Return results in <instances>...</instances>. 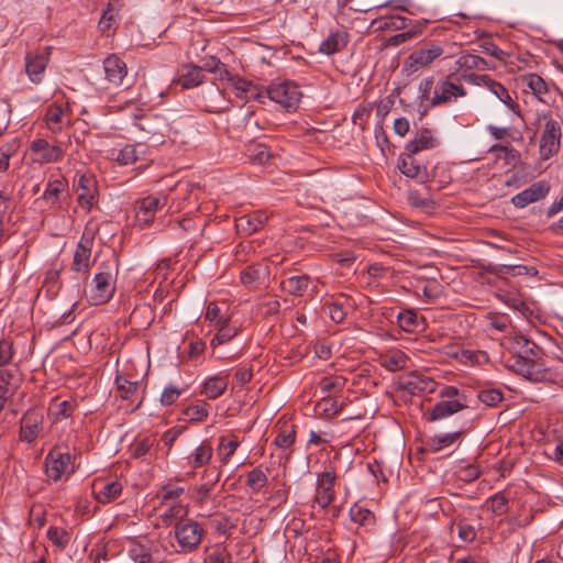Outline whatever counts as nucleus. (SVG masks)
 I'll return each mask as SVG.
<instances>
[{"instance_id":"f257e3e1","label":"nucleus","mask_w":563,"mask_h":563,"mask_svg":"<svg viewBox=\"0 0 563 563\" xmlns=\"http://www.w3.org/2000/svg\"><path fill=\"white\" fill-rule=\"evenodd\" d=\"M456 49L457 46L448 41L426 42L407 57L405 67L409 73H416L420 68L430 66L440 57L452 58L455 56Z\"/></svg>"},{"instance_id":"f03ea898","label":"nucleus","mask_w":563,"mask_h":563,"mask_svg":"<svg viewBox=\"0 0 563 563\" xmlns=\"http://www.w3.org/2000/svg\"><path fill=\"white\" fill-rule=\"evenodd\" d=\"M172 533L177 542L176 551L178 553H189L201 543L205 530L198 521L186 519L177 521Z\"/></svg>"},{"instance_id":"7ed1b4c3","label":"nucleus","mask_w":563,"mask_h":563,"mask_svg":"<svg viewBox=\"0 0 563 563\" xmlns=\"http://www.w3.org/2000/svg\"><path fill=\"white\" fill-rule=\"evenodd\" d=\"M263 97L280 104L287 111H295L300 102L302 93L297 84L292 81H274L263 88Z\"/></svg>"},{"instance_id":"20e7f679","label":"nucleus","mask_w":563,"mask_h":563,"mask_svg":"<svg viewBox=\"0 0 563 563\" xmlns=\"http://www.w3.org/2000/svg\"><path fill=\"white\" fill-rule=\"evenodd\" d=\"M75 472L71 454L59 446H55L45 457V474L55 482L68 477Z\"/></svg>"},{"instance_id":"39448f33","label":"nucleus","mask_w":563,"mask_h":563,"mask_svg":"<svg viewBox=\"0 0 563 563\" xmlns=\"http://www.w3.org/2000/svg\"><path fill=\"white\" fill-rule=\"evenodd\" d=\"M93 287L90 290L89 299L92 305L98 306L108 302L115 289V277L109 265L101 264L100 271L95 275Z\"/></svg>"},{"instance_id":"423d86ee","label":"nucleus","mask_w":563,"mask_h":563,"mask_svg":"<svg viewBox=\"0 0 563 563\" xmlns=\"http://www.w3.org/2000/svg\"><path fill=\"white\" fill-rule=\"evenodd\" d=\"M462 79L465 81L473 84L475 86H484L486 87L493 95H495L504 104H506L510 110L516 111L518 109V104L515 103L504 85L498 81H495L488 75H475V74H463Z\"/></svg>"},{"instance_id":"0eeeda50","label":"nucleus","mask_w":563,"mask_h":563,"mask_svg":"<svg viewBox=\"0 0 563 563\" xmlns=\"http://www.w3.org/2000/svg\"><path fill=\"white\" fill-rule=\"evenodd\" d=\"M52 47L45 46L41 49L30 51L25 56V71L29 79L34 84L43 80L44 73L49 60Z\"/></svg>"},{"instance_id":"6e6552de","label":"nucleus","mask_w":563,"mask_h":563,"mask_svg":"<svg viewBox=\"0 0 563 563\" xmlns=\"http://www.w3.org/2000/svg\"><path fill=\"white\" fill-rule=\"evenodd\" d=\"M448 78L439 80L434 86L433 97L430 99V104L437 107L454 102L457 98L466 96L465 88L450 80Z\"/></svg>"},{"instance_id":"1a4fd4ad","label":"nucleus","mask_w":563,"mask_h":563,"mask_svg":"<svg viewBox=\"0 0 563 563\" xmlns=\"http://www.w3.org/2000/svg\"><path fill=\"white\" fill-rule=\"evenodd\" d=\"M30 151L34 155V162L49 164L60 161L64 151L59 145L48 143L45 139H35L30 143Z\"/></svg>"},{"instance_id":"9d476101","label":"nucleus","mask_w":563,"mask_h":563,"mask_svg":"<svg viewBox=\"0 0 563 563\" xmlns=\"http://www.w3.org/2000/svg\"><path fill=\"white\" fill-rule=\"evenodd\" d=\"M561 128L555 120L545 122L544 131L540 141V153L545 159L550 158L560 148Z\"/></svg>"},{"instance_id":"9b49d317","label":"nucleus","mask_w":563,"mask_h":563,"mask_svg":"<svg viewBox=\"0 0 563 563\" xmlns=\"http://www.w3.org/2000/svg\"><path fill=\"white\" fill-rule=\"evenodd\" d=\"M335 472L325 471L318 475L314 503L327 508L334 499Z\"/></svg>"},{"instance_id":"f8f14e48","label":"nucleus","mask_w":563,"mask_h":563,"mask_svg":"<svg viewBox=\"0 0 563 563\" xmlns=\"http://www.w3.org/2000/svg\"><path fill=\"white\" fill-rule=\"evenodd\" d=\"M550 191V186L547 181L541 180L533 183L530 187L515 195L511 202L517 208H525L528 205L543 199Z\"/></svg>"},{"instance_id":"ddd939ff","label":"nucleus","mask_w":563,"mask_h":563,"mask_svg":"<svg viewBox=\"0 0 563 563\" xmlns=\"http://www.w3.org/2000/svg\"><path fill=\"white\" fill-rule=\"evenodd\" d=\"M507 366L516 374L521 375L527 379L533 380L537 379L541 373L542 364L539 362V358L511 356L508 360Z\"/></svg>"},{"instance_id":"4468645a","label":"nucleus","mask_w":563,"mask_h":563,"mask_svg":"<svg viewBox=\"0 0 563 563\" xmlns=\"http://www.w3.org/2000/svg\"><path fill=\"white\" fill-rule=\"evenodd\" d=\"M413 155L415 154L407 151L401 154L398 159V168L406 177L416 179L419 183H424L428 179L427 167L419 164L418 161L413 158Z\"/></svg>"},{"instance_id":"2eb2a0df","label":"nucleus","mask_w":563,"mask_h":563,"mask_svg":"<svg viewBox=\"0 0 563 563\" xmlns=\"http://www.w3.org/2000/svg\"><path fill=\"white\" fill-rule=\"evenodd\" d=\"M228 75V80L234 90V95L245 101L251 99L261 100L263 98V88L253 82L241 78L240 76Z\"/></svg>"},{"instance_id":"dca6fc26","label":"nucleus","mask_w":563,"mask_h":563,"mask_svg":"<svg viewBox=\"0 0 563 563\" xmlns=\"http://www.w3.org/2000/svg\"><path fill=\"white\" fill-rule=\"evenodd\" d=\"M92 239L82 235L74 253L71 269L87 275L90 267Z\"/></svg>"},{"instance_id":"f3484780","label":"nucleus","mask_w":563,"mask_h":563,"mask_svg":"<svg viewBox=\"0 0 563 563\" xmlns=\"http://www.w3.org/2000/svg\"><path fill=\"white\" fill-rule=\"evenodd\" d=\"M268 220V216L263 210H256L252 213L241 216L235 220V227L239 233L251 235L261 230Z\"/></svg>"},{"instance_id":"a211bd4d","label":"nucleus","mask_w":563,"mask_h":563,"mask_svg":"<svg viewBox=\"0 0 563 563\" xmlns=\"http://www.w3.org/2000/svg\"><path fill=\"white\" fill-rule=\"evenodd\" d=\"M122 488L118 481L97 479L92 485V493L98 503L109 504L121 495Z\"/></svg>"},{"instance_id":"6ab92c4d","label":"nucleus","mask_w":563,"mask_h":563,"mask_svg":"<svg viewBox=\"0 0 563 563\" xmlns=\"http://www.w3.org/2000/svg\"><path fill=\"white\" fill-rule=\"evenodd\" d=\"M97 185L95 178L91 175H80L77 181V199L79 205L90 210L95 203Z\"/></svg>"},{"instance_id":"aec40b11","label":"nucleus","mask_w":563,"mask_h":563,"mask_svg":"<svg viewBox=\"0 0 563 563\" xmlns=\"http://www.w3.org/2000/svg\"><path fill=\"white\" fill-rule=\"evenodd\" d=\"M466 397L437 402L429 412V420L435 421L448 418L466 408Z\"/></svg>"},{"instance_id":"412c9836","label":"nucleus","mask_w":563,"mask_h":563,"mask_svg":"<svg viewBox=\"0 0 563 563\" xmlns=\"http://www.w3.org/2000/svg\"><path fill=\"white\" fill-rule=\"evenodd\" d=\"M167 203V197L162 196H147L139 201L137 218L145 223L154 219L156 211Z\"/></svg>"},{"instance_id":"4be33fe9","label":"nucleus","mask_w":563,"mask_h":563,"mask_svg":"<svg viewBox=\"0 0 563 563\" xmlns=\"http://www.w3.org/2000/svg\"><path fill=\"white\" fill-rule=\"evenodd\" d=\"M399 388L411 395L432 393L434 389V382L429 377H423L417 373H410L407 378L400 382Z\"/></svg>"},{"instance_id":"5701e85b","label":"nucleus","mask_w":563,"mask_h":563,"mask_svg":"<svg viewBox=\"0 0 563 563\" xmlns=\"http://www.w3.org/2000/svg\"><path fill=\"white\" fill-rule=\"evenodd\" d=\"M438 143L432 130L421 128L417 131L415 137L407 143L405 150L411 154H417L423 150L434 148Z\"/></svg>"},{"instance_id":"b1692460","label":"nucleus","mask_w":563,"mask_h":563,"mask_svg":"<svg viewBox=\"0 0 563 563\" xmlns=\"http://www.w3.org/2000/svg\"><path fill=\"white\" fill-rule=\"evenodd\" d=\"M106 79L113 85H121L126 76V65L117 55H110L103 60Z\"/></svg>"},{"instance_id":"393cba45","label":"nucleus","mask_w":563,"mask_h":563,"mask_svg":"<svg viewBox=\"0 0 563 563\" xmlns=\"http://www.w3.org/2000/svg\"><path fill=\"white\" fill-rule=\"evenodd\" d=\"M511 349L514 356L539 358L541 349L531 340L523 335H517L512 339Z\"/></svg>"},{"instance_id":"a878e982","label":"nucleus","mask_w":563,"mask_h":563,"mask_svg":"<svg viewBox=\"0 0 563 563\" xmlns=\"http://www.w3.org/2000/svg\"><path fill=\"white\" fill-rule=\"evenodd\" d=\"M310 284L311 278L308 275H296L283 279L280 286L289 295L301 297L308 290Z\"/></svg>"},{"instance_id":"bb28decb","label":"nucleus","mask_w":563,"mask_h":563,"mask_svg":"<svg viewBox=\"0 0 563 563\" xmlns=\"http://www.w3.org/2000/svg\"><path fill=\"white\" fill-rule=\"evenodd\" d=\"M349 41L347 33L344 31H336L331 33L321 44L319 51L325 55H332L342 51Z\"/></svg>"},{"instance_id":"cd10ccee","label":"nucleus","mask_w":563,"mask_h":563,"mask_svg":"<svg viewBox=\"0 0 563 563\" xmlns=\"http://www.w3.org/2000/svg\"><path fill=\"white\" fill-rule=\"evenodd\" d=\"M64 119H65V114H64V110L60 106L51 104L46 109V113H45L46 126L53 133L62 131L64 125L68 123V121H65Z\"/></svg>"},{"instance_id":"c85d7f7f","label":"nucleus","mask_w":563,"mask_h":563,"mask_svg":"<svg viewBox=\"0 0 563 563\" xmlns=\"http://www.w3.org/2000/svg\"><path fill=\"white\" fill-rule=\"evenodd\" d=\"M67 181L65 178H55L49 179L46 184L45 190L43 192V199L51 205H55L58 202L59 197L67 189Z\"/></svg>"},{"instance_id":"c756f323","label":"nucleus","mask_w":563,"mask_h":563,"mask_svg":"<svg viewBox=\"0 0 563 563\" xmlns=\"http://www.w3.org/2000/svg\"><path fill=\"white\" fill-rule=\"evenodd\" d=\"M408 357L400 350H390L380 358V364L390 372L402 369L407 366Z\"/></svg>"},{"instance_id":"7c9ffc66","label":"nucleus","mask_w":563,"mask_h":563,"mask_svg":"<svg viewBox=\"0 0 563 563\" xmlns=\"http://www.w3.org/2000/svg\"><path fill=\"white\" fill-rule=\"evenodd\" d=\"M14 376L13 371L0 369V412L15 390V387L12 386Z\"/></svg>"},{"instance_id":"2f4dec72","label":"nucleus","mask_w":563,"mask_h":563,"mask_svg":"<svg viewBox=\"0 0 563 563\" xmlns=\"http://www.w3.org/2000/svg\"><path fill=\"white\" fill-rule=\"evenodd\" d=\"M228 387V380L222 376H213L207 379L201 388V394L206 395L209 399H217L220 397Z\"/></svg>"},{"instance_id":"473e14b6","label":"nucleus","mask_w":563,"mask_h":563,"mask_svg":"<svg viewBox=\"0 0 563 563\" xmlns=\"http://www.w3.org/2000/svg\"><path fill=\"white\" fill-rule=\"evenodd\" d=\"M118 395L124 400H134L141 387L140 382H131L122 375L115 377Z\"/></svg>"},{"instance_id":"72a5a7b5","label":"nucleus","mask_w":563,"mask_h":563,"mask_svg":"<svg viewBox=\"0 0 563 563\" xmlns=\"http://www.w3.org/2000/svg\"><path fill=\"white\" fill-rule=\"evenodd\" d=\"M464 432V429L452 433L439 434L429 438L427 446L432 452H439L450 445H452Z\"/></svg>"},{"instance_id":"f704fd0d","label":"nucleus","mask_w":563,"mask_h":563,"mask_svg":"<svg viewBox=\"0 0 563 563\" xmlns=\"http://www.w3.org/2000/svg\"><path fill=\"white\" fill-rule=\"evenodd\" d=\"M202 70L200 67L195 65H187L183 68L179 75L178 82L184 88H191L202 82Z\"/></svg>"},{"instance_id":"c9c22d12","label":"nucleus","mask_w":563,"mask_h":563,"mask_svg":"<svg viewBox=\"0 0 563 563\" xmlns=\"http://www.w3.org/2000/svg\"><path fill=\"white\" fill-rule=\"evenodd\" d=\"M212 456V448L207 442H202L195 451L187 457L188 464L194 468L202 467L209 463Z\"/></svg>"},{"instance_id":"e433bc0d","label":"nucleus","mask_w":563,"mask_h":563,"mask_svg":"<svg viewBox=\"0 0 563 563\" xmlns=\"http://www.w3.org/2000/svg\"><path fill=\"white\" fill-rule=\"evenodd\" d=\"M410 20L406 16L393 14L386 18H379L373 21V25H376L377 30H401L409 25Z\"/></svg>"},{"instance_id":"4c0bfd02","label":"nucleus","mask_w":563,"mask_h":563,"mask_svg":"<svg viewBox=\"0 0 563 563\" xmlns=\"http://www.w3.org/2000/svg\"><path fill=\"white\" fill-rule=\"evenodd\" d=\"M209 472H211V474L213 475L212 479L206 481V483H203L195 488V496H196L197 500L200 503H203L209 497L211 490L213 489L214 485L218 483L220 475H221L220 470H218L216 467L207 468L206 474H208Z\"/></svg>"},{"instance_id":"58836bf2","label":"nucleus","mask_w":563,"mask_h":563,"mask_svg":"<svg viewBox=\"0 0 563 563\" xmlns=\"http://www.w3.org/2000/svg\"><path fill=\"white\" fill-rule=\"evenodd\" d=\"M268 470L265 472L261 467H255L247 473L246 486L252 493H258L268 483Z\"/></svg>"},{"instance_id":"ea45409f","label":"nucleus","mask_w":563,"mask_h":563,"mask_svg":"<svg viewBox=\"0 0 563 563\" xmlns=\"http://www.w3.org/2000/svg\"><path fill=\"white\" fill-rule=\"evenodd\" d=\"M522 82L532 91V93L542 100V95L548 92V85L544 79L537 74H528L522 77Z\"/></svg>"},{"instance_id":"a19ab883","label":"nucleus","mask_w":563,"mask_h":563,"mask_svg":"<svg viewBox=\"0 0 563 563\" xmlns=\"http://www.w3.org/2000/svg\"><path fill=\"white\" fill-rule=\"evenodd\" d=\"M218 331L210 341V345L216 347L223 343L232 340L239 332V329L235 325H231L230 322H227L223 325H219L216 328Z\"/></svg>"},{"instance_id":"79ce46f5","label":"nucleus","mask_w":563,"mask_h":563,"mask_svg":"<svg viewBox=\"0 0 563 563\" xmlns=\"http://www.w3.org/2000/svg\"><path fill=\"white\" fill-rule=\"evenodd\" d=\"M209 404L205 400H199L194 405L186 407L183 411L190 421H202L209 415Z\"/></svg>"},{"instance_id":"37998d69","label":"nucleus","mask_w":563,"mask_h":563,"mask_svg":"<svg viewBox=\"0 0 563 563\" xmlns=\"http://www.w3.org/2000/svg\"><path fill=\"white\" fill-rule=\"evenodd\" d=\"M205 318L206 320L210 321L214 328L223 325L231 320L230 316L223 313L221 307L216 302H209L206 309Z\"/></svg>"},{"instance_id":"c03bdc74","label":"nucleus","mask_w":563,"mask_h":563,"mask_svg":"<svg viewBox=\"0 0 563 563\" xmlns=\"http://www.w3.org/2000/svg\"><path fill=\"white\" fill-rule=\"evenodd\" d=\"M455 356L464 364L481 365L488 362V354L481 350H462Z\"/></svg>"},{"instance_id":"a18cd8bd","label":"nucleus","mask_w":563,"mask_h":563,"mask_svg":"<svg viewBox=\"0 0 563 563\" xmlns=\"http://www.w3.org/2000/svg\"><path fill=\"white\" fill-rule=\"evenodd\" d=\"M46 536L52 544L59 551L66 549L70 540L68 532L59 527H49Z\"/></svg>"},{"instance_id":"49530a36","label":"nucleus","mask_w":563,"mask_h":563,"mask_svg":"<svg viewBox=\"0 0 563 563\" xmlns=\"http://www.w3.org/2000/svg\"><path fill=\"white\" fill-rule=\"evenodd\" d=\"M186 511L181 504H173L161 515V519L164 526L168 527L176 525L179 520H186L184 518Z\"/></svg>"},{"instance_id":"de8ad7c7","label":"nucleus","mask_w":563,"mask_h":563,"mask_svg":"<svg viewBox=\"0 0 563 563\" xmlns=\"http://www.w3.org/2000/svg\"><path fill=\"white\" fill-rule=\"evenodd\" d=\"M129 553L133 561L136 563H150L152 560L150 549L141 544L139 541H136V539L131 540V548Z\"/></svg>"},{"instance_id":"09e8293b","label":"nucleus","mask_w":563,"mask_h":563,"mask_svg":"<svg viewBox=\"0 0 563 563\" xmlns=\"http://www.w3.org/2000/svg\"><path fill=\"white\" fill-rule=\"evenodd\" d=\"M477 398L488 407H496L503 401L504 394L498 388H487L479 390Z\"/></svg>"},{"instance_id":"8fccbe9b","label":"nucleus","mask_w":563,"mask_h":563,"mask_svg":"<svg viewBox=\"0 0 563 563\" xmlns=\"http://www.w3.org/2000/svg\"><path fill=\"white\" fill-rule=\"evenodd\" d=\"M184 493H185V487L168 483V484L162 486V489H161L162 503L165 504L166 501H175Z\"/></svg>"},{"instance_id":"3c124183","label":"nucleus","mask_w":563,"mask_h":563,"mask_svg":"<svg viewBox=\"0 0 563 563\" xmlns=\"http://www.w3.org/2000/svg\"><path fill=\"white\" fill-rule=\"evenodd\" d=\"M477 55L471 53H463L455 62L457 70L462 74H471L470 71L476 69Z\"/></svg>"},{"instance_id":"603ef678","label":"nucleus","mask_w":563,"mask_h":563,"mask_svg":"<svg viewBox=\"0 0 563 563\" xmlns=\"http://www.w3.org/2000/svg\"><path fill=\"white\" fill-rule=\"evenodd\" d=\"M139 159L137 146L133 144L125 145L118 154L117 161L121 165H130Z\"/></svg>"},{"instance_id":"864d4df0","label":"nucleus","mask_w":563,"mask_h":563,"mask_svg":"<svg viewBox=\"0 0 563 563\" xmlns=\"http://www.w3.org/2000/svg\"><path fill=\"white\" fill-rule=\"evenodd\" d=\"M398 323L404 331L412 332L418 327V316L413 311L399 312Z\"/></svg>"},{"instance_id":"5fc2aeb1","label":"nucleus","mask_w":563,"mask_h":563,"mask_svg":"<svg viewBox=\"0 0 563 563\" xmlns=\"http://www.w3.org/2000/svg\"><path fill=\"white\" fill-rule=\"evenodd\" d=\"M487 503L495 515L501 516L507 512L508 499L503 493L493 495Z\"/></svg>"},{"instance_id":"6e6d98bb","label":"nucleus","mask_w":563,"mask_h":563,"mask_svg":"<svg viewBox=\"0 0 563 563\" xmlns=\"http://www.w3.org/2000/svg\"><path fill=\"white\" fill-rule=\"evenodd\" d=\"M117 10L111 3L108 4L107 9L102 12L99 21V29L102 33L108 32L115 23Z\"/></svg>"},{"instance_id":"4d7b16f0","label":"nucleus","mask_w":563,"mask_h":563,"mask_svg":"<svg viewBox=\"0 0 563 563\" xmlns=\"http://www.w3.org/2000/svg\"><path fill=\"white\" fill-rule=\"evenodd\" d=\"M238 446L239 442L236 440L225 441L222 438L218 449L221 462L224 464L228 463L230 457L234 454Z\"/></svg>"},{"instance_id":"13d9d810","label":"nucleus","mask_w":563,"mask_h":563,"mask_svg":"<svg viewBox=\"0 0 563 563\" xmlns=\"http://www.w3.org/2000/svg\"><path fill=\"white\" fill-rule=\"evenodd\" d=\"M350 517L352 521L364 526L373 518V515L368 509L354 505L350 509Z\"/></svg>"},{"instance_id":"bf43d9fd","label":"nucleus","mask_w":563,"mask_h":563,"mask_svg":"<svg viewBox=\"0 0 563 563\" xmlns=\"http://www.w3.org/2000/svg\"><path fill=\"white\" fill-rule=\"evenodd\" d=\"M262 268L249 266L241 272V283L247 287L253 286L261 277Z\"/></svg>"},{"instance_id":"052dcab7","label":"nucleus","mask_w":563,"mask_h":563,"mask_svg":"<svg viewBox=\"0 0 563 563\" xmlns=\"http://www.w3.org/2000/svg\"><path fill=\"white\" fill-rule=\"evenodd\" d=\"M181 389L174 385L166 386L161 395V404L163 406H170L175 404L181 395Z\"/></svg>"},{"instance_id":"680f3d73","label":"nucleus","mask_w":563,"mask_h":563,"mask_svg":"<svg viewBox=\"0 0 563 563\" xmlns=\"http://www.w3.org/2000/svg\"><path fill=\"white\" fill-rule=\"evenodd\" d=\"M14 355L13 344L10 340L0 341V367L9 364Z\"/></svg>"},{"instance_id":"e2e57ef3","label":"nucleus","mask_w":563,"mask_h":563,"mask_svg":"<svg viewBox=\"0 0 563 563\" xmlns=\"http://www.w3.org/2000/svg\"><path fill=\"white\" fill-rule=\"evenodd\" d=\"M209 563H231V554L224 547H216L214 550L208 555Z\"/></svg>"},{"instance_id":"0e129e2a","label":"nucleus","mask_w":563,"mask_h":563,"mask_svg":"<svg viewBox=\"0 0 563 563\" xmlns=\"http://www.w3.org/2000/svg\"><path fill=\"white\" fill-rule=\"evenodd\" d=\"M457 534L463 542H472L476 538V530L472 525H468L464 521H459Z\"/></svg>"},{"instance_id":"69168bd1","label":"nucleus","mask_w":563,"mask_h":563,"mask_svg":"<svg viewBox=\"0 0 563 563\" xmlns=\"http://www.w3.org/2000/svg\"><path fill=\"white\" fill-rule=\"evenodd\" d=\"M369 117V109L365 106H360L355 109L353 115H352V122L355 125H358L362 130L365 129V125L367 123Z\"/></svg>"},{"instance_id":"338daca9","label":"nucleus","mask_w":563,"mask_h":563,"mask_svg":"<svg viewBox=\"0 0 563 563\" xmlns=\"http://www.w3.org/2000/svg\"><path fill=\"white\" fill-rule=\"evenodd\" d=\"M481 52L490 55L497 59L503 60L505 53L495 43L490 41L482 42L479 45Z\"/></svg>"},{"instance_id":"774afa93","label":"nucleus","mask_w":563,"mask_h":563,"mask_svg":"<svg viewBox=\"0 0 563 563\" xmlns=\"http://www.w3.org/2000/svg\"><path fill=\"white\" fill-rule=\"evenodd\" d=\"M153 443H154V440H152L150 438H145V439L136 442L133 448L132 455L136 459L142 457L150 451V449L153 446Z\"/></svg>"}]
</instances>
